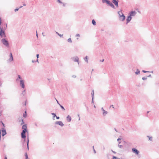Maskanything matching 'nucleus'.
Wrapping results in <instances>:
<instances>
[{
    "label": "nucleus",
    "mask_w": 159,
    "mask_h": 159,
    "mask_svg": "<svg viewBox=\"0 0 159 159\" xmlns=\"http://www.w3.org/2000/svg\"><path fill=\"white\" fill-rule=\"evenodd\" d=\"M29 135L28 134V136H27V149L28 150L29 149Z\"/></svg>",
    "instance_id": "nucleus-13"
},
{
    "label": "nucleus",
    "mask_w": 159,
    "mask_h": 159,
    "mask_svg": "<svg viewBox=\"0 0 159 159\" xmlns=\"http://www.w3.org/2000/svg\"><path fill=\"white\" fill-rule=\"evenodd\" d=\"M57 100V103H58V104L59 105H60V104L59 103V102L57 100Z\"/></svg>",
    "instance_id": "nucleus-49"
},
{
    "label": "nucleus",
    "mask_w": 159,
    "mask_h": 159,
    "mask_svg": "<svg viewBox=\"0 0 159 159\" xmlns=\"http://www.w3.org/2000/svg\"><path fill=\"white\" fill-rule=\"evenodd\" d=\"M5 159H7V157H5Z\"/></svg>",
    "instance_id": "nucleus-61"
},
{
    "label": "nucleus",
    "mask_w": 159,
    "mask_h": 159,
    "mask_svg": "<svg viewBox=\"0 0 159 159\" xmlns=\"http://www.w3.org/2000/svg\"><path fill=\"white\" fill-rule=\"evenodd\" d=\"M72 77L74 78H75L76 77V76L75 75H73L72 76Z\"/></svg>",
    "instance_id": "nucleus-46"
},
{
    "label": "nucleus",
    "mask_w": 159,
    "mask_h": 159,
    "mask_svg": "<svg viewBox=\"0 0 159 159\" xmlns=\"http://www.w3.org/2000/svg\"><path fill=\"white\" fill-rule=\"evenodd\" d=\"M52 115H53V117H55L56 116V114L54 113H52Z\"/></svg>",
    "instance_id": "nucleus-34"
},
{
    "label": "nucleus",
    "mask_w": 159,
    "mask_h": 159,
    "mask_svg": "<svg viewBox=\"0 0 159 159\" xmlns=\"http://www.w3.org/2000/svg\"><path fill=\"white\" fill-rule=\"evenodd\" d=\"M0 122L2 123V127H3L4 128H5V125L3 123V122L1 121H0Z\"/></svg>",
    "instance_id": "nucleus-30"
},
{
    "label": "nucleus",
    "mask_w": 159,
    "mask_h": 159,
    "mask_svg": "<svg viewBox=\"0 0 159 159\" xmlns=\"http://www.w3.org/2000/svg\"><path fill=\"white\" fill-rule=\"evenodd\" d=\"M149 112V111H147V113H148Z\"/></svg>",
    "instance_id": "nucleus-64"
},
{
    "label": "nucleus",
    "mask_w": 159,
    "mask_h": 159,
    "mask_svg": "<svg viewBox=\"0 0 159 159\" xmlns=\"http://www.w3.org/2000/svg\"><path fill=\"white\" fill-rule=\"evenodd\" d=\"M118 147L120 148H123V146L122 145H120L119 144H118Z\"/></svg>",
    "instance_id": "nucleus-36"
},
{
    "label": "nucleus",
    "mask_w": 159,
    "mask_h": 159,
    "mask_svg": "<svg viewBox=\"0 0 159 159\" xmlns=\"http://www.w3.org/2000/svg\"><path fill=\"white\" fill-rule=\"evenodd\" d=\"M35 62H39V61H38V59L37 58V60L35 61Z\"/></svg>",
    "instance_id": "nucleus-52"
},
{
    "label": "nucleus",
    "mask_w": 159,
    "mask_h": 159,
    "mask_svg": "<svg viewBox=\"0 0 159 159\" xmlns=\"http://www.w3.org/2000/svg\"><path fill=\"white\" fill-rule=\"evenodd\" d=\"M2 42L7 47H9V43L7 40L5 39H2L1 40Z\"/></svg>",
    "instance_id": "nucleus-4"
},
{
    "label": "nucleus",
    "mask_w": 159,
    "mask_h": 159,
    "mask_svg": "<svg viewBox=\"0 0 159 159\" xmlns=\"http://www.w3.org/2000/svg\"><path fill=\"white\" fill-rule=\"evenodd\" d=\"M92 103H93V99H92Z\"/></svg>",
    "instance_id": "nucleus-57"
},
{
    "label": "nucleus",
    "mask_w": 159,
    "mask_h": 159,
    "mask_svg": "<svg viewBox=\"0 0 159 159\" xmlns=\"http://www.w3.org/2000/svg\"><path fill=\"white\" fill-rule=\"evenodd\" d=\"M112 107L113 108H115L114 107V106L113 105H111L110 107Z\"/></svg>",
    "instance_id": "nucleus-44"
},
{
    "label": "nucleus",
    "mask_w": 159,
    "mask_h": 159,
    "mask_svg": "<svg viewBox=\"0 0 159 159\" xmlns=\"http://www.w3.org/2000/svg\"><path fill=\"white\" fill-rule=\"evenodd\" d=\"M108 4L112 8L115 9V6L113 3L110 2H110Z\"/></svg>",
    "instance_id": "nucleus-15"
},
{
    "label": "nucleus",
    "mask_w": 159,
    "mask_h": 159,
    "mask_svg": "<svg viewBox=\"0 0 159 159\" xmlns=\"http://www.w3.org/2000/svg\"><path fill=\"white\" fill-rule=\"evenodd\" d=\"M76 37H80V35L79 34H76V36H75Z\"/></svg>",
    "instance_id": "nucleus-41"
},
{
    "label": "nucleus",
    "mask_w": 159,
    "mask_h": 159,
    "mask_svg": "<svg viewBox=\"0 0 159 159\" xmlns=\"http://www.w3.org/2000/svg\"><path fill=\"white\" fill-rule=\"evenodd\" d=\"M136 12L135 11H131L130 13V15L129 16H130L131 17V16H135V15L136 14Z\"/></svg>",
    "instance_id": "nucleus-11"
},
{
    "label": "nucleus",
    "mask_w": 159,
    "mask_h": 159,
    "mask_svg": "<svg viewBox=\"0 0 159 159\" xmlns=\"http://www.w3.org/2000/svg\"><path fill=\"white\" fill-rule=\"evenodd\" d=\"M20 86L22 87V88L23 89L25 88V85L24 80H21L20 81Z\"/></svg>",
    "instance_id": "nucleus-6"
},
{
    "label": "nucleus",
    "mask_w": 159,
    "mask_h": 159,
    "mask_svg": "<svg viewBox=\"0 0 159 159\" xmlns=\"http://www.w3.org/2000/svg\"><path fill=\"white\" fill-rule=\"evenodd\" d=\"M147 77H143L142 78V79L144 80H146L147 79Z\"/></svg>",
    "instance_id": "nucleus-31"
},
{
    "label": "nucleus",
    "mask_w": 159,
    "mask_h": 159,
    "mask_svg": "<svg viewBox=\"0 0 159 159\" xmlns=\"http://www.w3.org/2000/svg\"><path fill=\"white\" fill-rule=\"evenodd\" d=\"M102 111H103V116H105L107 113V112L104 110L103 107L101 108Z\"/></svg>",
    "instance_id": "nucleus-12"
},
{
    "label": "nucleus",
    "mask_w": 159,
    "mask_h": 159,
    "mask_svg": "<svg viewBox=\"0 0 159 159\" xmlns=\"http://www.w3.org/2000/svg\"><path fill=\"white\" fill-rule=\"evenodd\" d=\"M104 61V60L103 59L102 61H101L102 62H103Z\"/></svg>",
    "instance_id": "nucleus-55"
},
{
    "label": "nucleus",
    "mask_w": 159,
    "mask_h": 159,
    "mask_svg": "<svg viewBox=\"0 0 159 159\" xmlns=\"http://www.w3.org/2000/svg\"><path fill=\"white\" fill-rule=\"evenodd\" d=\"M151 73H153V71H151Z\"/></svg>",
    "instance_id": "nucleus-63"
},
{
    "label": "nucleus",
    "mask_w": 159,
    "mask_h": 159,
    "mask_svg": "<svg viewBox=\"0 0 159 159\" xmlns=\"http://www.w3.org/2000/svg\"><path fill=\"white\" fill-rule=\"evenodd\" d=\"M25 159H28V156L26 152L25 154Z\"/></svg>",
    "instance_id": "nucleus-26"
},
{
    "label": "nucleus",
    "mask_w": 159,
    "mask_h": 159,
    "mask_svg": "<svg viewBox=\"0 0 159 159\" xmlns=\"http://www.w3.org/2000/svg\"><path fill=\"white\" fill-rule=\"evenodd\" d=\"M10 58L9 59V60L10 61H11L13 60V57L12 55V54L11 52L10 53Z\"/></svg>",
    "instance_id": "nucleus-16"
},
{
    "label": "nucleus",
    "mask_w": 159,
    "mask_h": 159,
    "mask_svg": "<svg viewBox=\"0 0 159 159\" xmlns=\"http://www.w3.org/2000/svg\"><path fill=\"white\" fill-rule=\"evenodd\" d=\"M67 41H68V42L69 43H72V41L71 39V38H69V39H68L67 40Z\"/></svg>",
    "instance_id": "nucleus-24"
},
{
    "label": "nucleus",
    "mask_w": 159,
    "mask_h": 159,
    "mask_svg": "<svg viewBox=\"0 0 159 159\" xmlns=\"http://www.w3.org/2000/svg\"><path fill=\"white\" fill-rule=\"evenodd\" d=\"M39 54H37L36 55V57H37V59H38L39 58Z\"/></svg>",
    "instance_id": "nucleus-42"
},
{
    "label": "nucleus",
    "mask_w": 159,
    "mask_h": 159,
    "mask_svg": "<svg viewBox=\"0 0 159 159\" xmlns=\"http://www.w3.org/2000/svg\"><path fill=\"white\" fill-rule=\"evenodd\" d=\"M19 8H16L14 10V11L16 12L18 11Z\"/></svg>",
    "instance_id": "nucleus-40"
},
{
    "label": "nucleus",
    "mask_w": 159,
    "mask_h": 159,
    "mask_svg": "<svg viewBox=\"0 0 159 159\" xmlns=\"http://www.w3.org/2000/svg\"><path fill=\"white\" fill-rule=\"evenodd\" d=\"M147 137H148L149 138V140L152 141V137H150L148 136H147Z\"/></svg>",
    "instance_id": "nucleus-27"
},
{
    "label": "nucleus",
    "mask_w": 159,
    "mask_h": 159,
    "mask_svg": "<svg viewBox=\"0 0 159 159\" xmlns=\"http://www.w3.org/2000/svg\"><path fill=\"white\" fill-rule=\"evenodd\" d=\"M140 72V70L139 69H137L136 72H135V74L136 75H138L139 74Z\"/></svg>",
    "instance_id": "nucleus-18"
},
{
    "label": "nucleus",
    "mask_w": 159,
    "mask_h": 159,
    "mask_svg": "<svg viewBox=\"0 0 159 159\" xmlns=\"http://www.w3.org/2000/svg\"><path fill=\"white\" fill-rule=\"evenodd\" d=\"M132 151L137 155H138L139 153V151L137 149L134 148H133L132 149Z\"/></svg>",
    "instance_id": "nucleus-7"
},
{
    "label": "nucleus",
    "mask_w": 159,
    "mask_h": 159,
    "mask_svg": "<svg viewBox=\"0 0 159 159\" xmlns=\"http://www.w3.org/2000/svg\"><path fill=\"white\" fill-rule=\"evenodd\" d=\"M32 62H33V63H34L35 62V61L34 60H32Z\"/></svg>",
    "instance_id": "nucleus-51"
},
{
    "label": "nucleus",
    "mask_w": 159,
    "mask_h": 159,
    "mask_svg": "<svg viewBox=\"0 0 159 159\" xmlns=\"http://www.w3.org/2000/svg\"><path fill=\"white\" fill-rule=\"evenodd\" d=\"M26 137H25V138H22L23 139H24V140L23 141V143H25L26 141Z\"/></svg>",
    "instance_id": "nucleus-32"
},
{
    "label": "nucleus",
    "mask_w": 159,
    "mask_h": 159,
    "mask_svg": "<svg viewBox=\"0 0 159 159\" xmlns=\"http://www.w3.org/2000/svg\"><path fill=\"white\" fill-rule=\"evenodd\" d=\"M42 34H43V36L44 37V36H45V35H44V33H42Z\"/></svg>",
    "instance_id": "nucleus-54"
},
{
    "label": "nucleus",
    "mask_w": 159,
    "mask_h": 159,
    "mask_svg": "<svg viewBox=\"0 0 159 159\" xmlns=\"http://www.w3.org/2000/svg\"><path fill=\"white\" fill-rule=\"evenodd\" d=\"M111 151H112V152L113 153H116V152H115V151H113L112 150H111Z\"/></svg>",
    "instance_id": "nucleus-50"
},
{
    "label": "nucleus",
    "mask_w": 159,
    "mask_h": 159,
    "mask_svg": "<svg viewBox=\"0 0 159 159\" xmlns=\"http://www.w3.org/2000/svg\"><path fill=\"white\" fill-rule=\"evenodd\" d=\"M26 115H27L26 112V111H25V113H24L23 114V116L25 118V117H26Z\"/></svg>",
    "instance_id": "nucleus-22"
},
{
    "label": "nucleus",
    "mask_w": 159,
    "mask_h": 159,
    "mask_svg": "<svg viewBox=\"0 0 159 159\" xmlns=\"http://www.w3.org/2000/svg\"><path fill=\"white\" fill-rule=\"evenodd\" d=\"M110 1L109 0H102V2L103 3H106L107 4L109 3Z\"/></svg>",
    "instance_id": "nucleus-17"
},
{
    "label": "nucleus",
    "mask_w": 159,
    "mask_h": 159,
    "mask_svg": "<svg viewBox=\"0 0 159 159\" xmlns=\"http://www.w3.org/2000/svg\"><path fill=\"white\" fill-rule=\"evenodd\" d=\"M25 90H24V91H23L22 92V94L23 96H24L25 94Z\"/></svg>",
    "instance_id": "nucleus-28"
},
{
    "label": "nucleus",
    "mask_w": 159,
    "mask_h": 159,
    "mask_svg": "<svg viewBox=\"0 0 159 159\" xmlns=\"http://www.w3.org/2000/svg\"><path fill=\"white\" fill-rule=\"evenodd\" d=\"M115 130L116 132H117V130L115 128Z\"/></svg>",
    "instance_id": "nucleus-62"
},
{
    "label": "nucleus",
    "mask_w": 159,
    "mask_h": 159,
    "mask_svg": "<svg viewBox=\"0 0 159 159\" xmlns=\"http://www.w3.org/2000/svg\"><path fill=\"white\" fill-rule=\"evenodd\" d=\"M56 33L60 37H62L63 36V34H59L57 32H56Z\"/></svg>",
    "instance_id": "nucleus-25"
},
{
    "label": "nucleus",
    "mask_w": 159,
    "mask_h": 159,
    "mask_svg": "<svg viewBox=\"0 0 159 159\" xmlns=\"http://www.w3.org/2000/svg\"><path fill=\"white\" fill-rule=\"evenodd\" d=\"M60 107H61L63 109V110H65V109L64 108V107L61 105H60Z\"/></svg>",
    "instance_id": "nucleus-35"
},
{
    "label": "nucleus",
    "mask_w": 159,
    "mask_h": 159,
    "mask_svg": "<svg viewBox=\"0 0 159 159\" xmlns=\"http://www.w3.org/2000/svg\"><path fill=\"white\" fill-rule=\"evenodd\" d=\"M71 59L73 61L75 62H78V64H79V58L77 57L76 56L73 57H72Z\"/></svg>",
    "instance_id": "nucleus-5"
},
{
    "label": "nucleus",
    "mask_w": 159,
    "mask_h": 159,
    "mask_svg": "<svg viewBox=\"0 0 159 159\" xmlns=\"http://www.w3.org/2000/svg\"><path fill=\"white\" fill-rule=\"evenodd\" d=\"M55 124H56L62 127L64 125V124L61 121H57L55 122Z\"/></svg>",
    "instance_id": "nucleus-9"
},
{
    "label": "nucleus",
    "mask_w": 159,
    "mask_h": 159,
    "mask_svg": "<svg viewBox=\"0 0 159 159\" xmlns=\"http://www.w3.org/2000/svg\"><path fill=\"white\" fill-rule=\"evenodd\" d=\"M92 23L93 25H96V22L93 19L92 20Z\"/></svg>",
    "instance_id": "nucleus-19"
},
{
    "label": "nucleus",
    "mask_w": 159,
    "mask_h": 159,
    "mask_svg": "<svg viewBox=\"0 0 159 159\" xmlns=\"http://www.w3.org/2000/svg\"><path fill=\"white\" fill-rule=\"evenodd\" d=\"M22 129L23 130L21 133V137L22 138H25L26 137L25 134L27 132V125L26 124L23 125L22 126Z\"/></svg>",
    "instance_id": "nucleus-1"
},
{
    "label": "nucleus",
    "mask_w": 159,
    "mask_h": 159,
    "mask_svg": "<svg viewBox=\"0 0 159 159\" xmlns=\"http://www.w3.org/2000/svg\"><path fill=\"white\" fill-rule=\"evenodd\" d=\"M112 159H118V158L115 156H113Z\"/></svg>",
    "instance_id": "nucleus-37"
},
{
    "label": "nucleus",
    "mask_w": 159,
    "mask_h": 159,
    "mask_svg": "<svg viewBox=\"0 0 159 159\" xmlns=\"http://www.w3.org/2000/svg\"><path fill=\"white\" fill-rule=\"evenodd\" d=\"M62 3L63 4V6L65 7V5H66V4L65 3Z\"/></svg>",
    "instance_id": "nucleus-48"
},
{
    "label": "nucleus",
    "mask_w": 159,
    "mask_h": 159,
    "mask_svg": "<svg viewBox=\"0 0 159 159\" xmlns=\"http://www.w3.org/2000/svg\"><path fill=\"white\" fill-rule=\"evenodd\" d=\"M66 120L67 121L70 122L71 120V117L69 115L67 116L66 117Z\"/></svg>",
    "instance_id": "nucleus-14"
},
{
    "label": "nucleus",
    "mask_w": 159,
    "mask_h": 159,
    "mask_svg": "<svg viewBox=\"0 0 159 159\" xmlns=\"http://www.w3.org/2000/svg\"><path fill=\"white\" fill-rule=\"evenodd\" d=\"M22 78L20 75H18V78L16 79V81L18 80L19 79H21Z\"/></svg>",
    "instance_id": "nucleus-23"
},
{
    "label": "nucleus",
    "mask_w": 159,
    "mask_h": 159,
    "mask_svg": "<svg viewBox=\"0 0 159 159\" xmlns=\"http://www.w3.org/2000/svg\"><path fill=\"white\" fill-rule=\"evenodd\" d=\"M78 116L79 117H80V115H79H79H78ZM80 120V118H79V120Z\"/></svg>",
    "instance_id": "nucleus-58"
},
{
    "label": "nucleus",
    "mask_w": 159,
    "mask_h": 159,
    "mask_svg": "<svg viewBox=\"0 0 159 159\" xmlns=\"http://www.w3.org/2000/svg\"><path fill=\"white\" fill-rule=\"evenodd\" d=\"M36 36L38 38V35L37 32V31H36Z\"/></svg>",
    "instance_id": "nucleus-53"
},
{
    "label": "nucleus",
    "mask_w": 159,
    "mask_h": 159,
    "mask_svg": "<svg viewBox=\"0 0 159 159\" xmlns=\"http://www.w3.org/2000/svg\"><path fill=\"white\" fill-rule=\"evenodd\" d=\"M93 152H94L95 153L96 152V151L94 149V147L93 146Z\"/></svg>",
    "instance_id": "nucleus-43"
},
{
    "label": "nucleus",
    "mask_w": 159,
    "mask_h": 159,
    "mask_svg": "<svg viewBox=\"0 0 159 159\" xmlns=\"http://www.w3.org/2000/svg\"><path fill=\"white\" fill-rule=\"evenodd\" d=\"M84 59L85 61L88 63V57L86 56L84 58Z\"/></svg>",
    "instance_id": "nucleus-21"
},
{
    "label": "nucleus",
    "mask_w": 159,
    "mask_h": 159,
    "mask_svg": "<svg viewBox=\"0 0 159 159\" xmlns=\"http://www.w3.org/2000/svg\"><path fill=\"white\" fill-rule=\"evenodd\" d=\"M151 74H150L147 77H151Z\"/></svg>",
    "instance_id": "nucleus-47"
},
{
    "label": "nucleus",
    "mask_w": 159,
    "mask_h": 159,
    "mask_svg": "<svg viewBox=\"0 0 159 159\" xmlns=\"http://www.w3.org/2000/svg\"><path fill=\"white\" fill-rule=\"evenodd\" d=\"M142 72L143 73H147V72H148V73H149V72H150V71H145V70H142Z\"/></svg>",
    "instance_id": "nucleus-33"
},
{
    "label": "nucleus",
    "mask_w": 159,
    "mask_h": 159,
    "mask_svg": "<svg viewBox=\"0 0 159 159\" xmlns=\"http://www.w3.org/2000/svg\"><path fill=\"white\" fill-rule=\"evenodd\" d=\"M24 122L23 120V119H22L21 125H22L23 124H24Z\"/></svg>",
    "instance_id": "nucleus-39"
},
{
    "label": "nucleus",
    "mask_w": 159,
    "mask_h": 159,
    "mask_svg": "<svg viewBox=\"0 0 159 159\" xmlns=\"http://www.w3.org/2000/svg\"><path fill=\"white\" fill-rule=\"evenodd\" d=\"M22 7H23V6H20V7H19V8H22Z\"/></svg>",
    "instance_id": "nucleus-56"
},
{
    "label": "nucleus",
    "mask_w": 159,
    "mask_h": 159,
    "mask_svg": "<svg viewBox=\"0 0 159 159\" xmlns=\"http://www.w3.org/2000/svg\"><path fill=\"white\" fill-rule=\"evenodd\" d=\"M112 2L116 6L118 7V0H112Z\"/></svg>",
    "instance_id": "nucleus-8"
},
{
    "label": "nucleus",
    "mask_w": 159,
    "mask_h": 159,
    "mask_svg": "<svg viewBox=\"0 0 159 159\" xmlns=\"http://www.w3.org/2000/svg\"><path fill=\"white\" fill-rule=\"evenodd\" d=\"M132 19V17L130 16H128L127 17V19H126V24H127L128 23H129L130 21Z\"/></svg>",
    "instance_id": "nucleus-10"
},
{
    "label": "nucleus",
    "mask_w": 159,
    "mask_h": 159,
    "mask_svg": "<svg viewBox=\"0 0 159 159\" xmlns=\"http://www.w3.org/2000/svg\"><path fill=\"white\" fill-rule=\"evenodd\" d=\"M121 139L120 138H118L117 139V140L118 141V143L119 144H120V143H121V142L120 141H119Z\"/></svg>",
    "instance_id": "nucleus-29"
},
{
    "label": "nucleus",
    "mask_w": 159,
    "mask_h": 159,
    "mask_svg": "<svg viewBox=\"0 0 159 159\" xmlns=\"http://www.w3.org/2000/svg\"><path fill=\"white\" fill-rule=\"evenodd\" d=\"M138 12H139L140 13H141V12L139 11H138Z\"/></svg>",
    "instance_id": "nucleus-60"
},
{
    "label": "nucleus",
    "mask_w": 159,
    "mask_h": 159,
    "mask_svg": "<svg viewBox=\"0 0 159 159\" xmlns=\"http://www.w3.org/2000/svg\"><path fill=\"white\" fill-rule=\"evenodd\" d=\"M56 119H59V118H60V117H59V116H56Z\"/></svg>",
    "instance_id": "nucleus-45"
},
{
    "label": "nucleus",
    "mask_w": 159,
    "mask_h": 159,
    "mask_svg": "<svg viewBox=\"0 0 159 159\" xmlns=\"http://www.w3.org/2000/svg\"><path fill=\"white\" fill-rule=\"evenodd\" d=\"M57 2L58 3H62V2L60 0H57Z\"/></svg>",
    "instance_id": "nucleus-38"
},
{
    "label": "nucleus",
    "mask_w": 159,
    "mask_h": 159,
    "mask_svg": "<svg viewBox=\"0 0 159 159\" xmlns=\"http://www.w3.org/2000/svg\"><path fill=\"white\" fill-rule=\"evenodd\" d=\"M91 94H92V99H93L94 98V91H93H93H92V93H91Z\"/></svg>",
    "instance_id": "nucleus-20"
},
{
    "label": "nucleus",
    "mask_w": 159,
    "mask_h": 159,
    "mask_svg": "<svg viewBox=\"0 0 159 159\" xmlns=\"http://www.w3.org/2000/svg\"><path fill=\"white\" fill-rule=\"evenodd\" d=\"M119 15V19L120 21H123L125 19V17L121 11L118 12Z\"/></svg>",
    "instance_id": "nucleus-2"
},
{
    "label": "nucleus",
    "mask_w": 159,
    "mask_h": 159,
    "mask_svg": "<svg viewBox=\"0 0 159 159\" xmlns=\"http://www.w3.org/2000/svg\"><path fill=\"white\" fill-rule=\"evenodd\" d=\"M0 36L1 38L6 37L5 33L3 27L0 28Z\"/></svg>",
    "instance_id": "nucleus-3"
},
{
    "label": "nucleus",
    "mask_w": 159,
    "mask_h": 159,
    "mask_svg": "<svg viewBox=\"0 0 159 159\" xmlns=\"http://www.w3.org/2000/svg\"><path fill=\"white\" fill-rule=\"evenodd\" d=\"M23 6H26V4H23Z\"/></svg>",
    "instance_id": "nucleus-59"
}]
</instances>
